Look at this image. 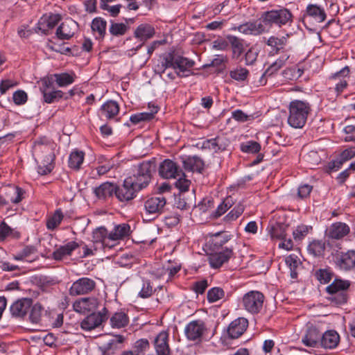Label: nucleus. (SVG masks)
I'll return each mask as SVG.
<instances>
[{
    "label": "nucleus",
    "mask_w": 355,
    "mask_h": 355,
    "mask_svg": "<svg viewBox=\"0 0 355 355\" xmlns=\"http://www.w3.org/2000/svg\"><path fill=\"white\" fill-rule=\"evenodd\" d=\"M156 289L153 290L151 283L149 280L142 279L141 288L138 293V296L145 299L150 297Z\"/></svg>",
    "instance_id": "55"
},
{
    "label": "nucleus",
    "mask_w": 355,
    "mask_h": 355,
    "mask_svg": "<svg viewBox=\"0 0 355 355\" xmlns=\"http://www.w3.org/2000/svg\"><path fill=\"white\" fill-rule=\"evenodd\" d=\"M345 141H355V125H349L344 128Z\"/></svg>",
    "instance_id": "64"
},
{
    "label": "nucleus",
    "mask_w": 355,
    "mask_h": 355,
    "mask_svg": "<svg viewBox=\"0 0 355 355\" xmlns=\"http://www.w3.org/2000/svg\"><path fill=\"white\" fill-rule=\"evenodd\" d=\"M321 333L313 326L309 327L302 339V343L307 347H315L320 343Z\"/></svg>",
    "instance_id": "28"
},
{
    "label": "nucleus",
    "mask_w": 355,
    "mask_h": 355,
    "mask_svg": "<svg viewBox=\"0 0 355 355\" xmlns=\"http://www.w3.org/2000/svg\"><path fill=\"white\" fill-rule=\"evenodd\" d=\"M12 99L16 105H20L26 103L28 96L24 91L19 89L14 92Z\"/></svg>",
    "instance_id": "61"
},
{
    "label": "nucleus",
    "mask_w": 355,
    "mask_h": 355,
    "mask_svg": "<svg viewBox=\"0 0 355 355\" xmlns=\"http://www.w3.org/2000/svg\"><path fill=\"white\" fill-rule=\"evenodd\" d=\"M156 355H170L168 345V333L166 331L159 332L154 339Z\"/></svg>",
    "instance_id": "20"
},
{
    "label": "nucleus",
    "mask_w": 355,
    "mask_h": 355,
    "mask_svg": "<svg viewBox=\"0 0 355 355\" xmlns=\"http://www.w3.org/2000/svg\"><path fill=\"white\" fill-rule=\"evenodd\" d=\"M166 205V198L160 195L147 199L144 202V208L147 214L157 216L164 211Z\"/></svg>",
    "instance_id": "11"
},
{
    "label": "nucleus",
    "mask_w": 355,
    "mask_h": 355,
    "mask_svg": "<svg viewBox=\"0 0 355 355\" xmlns=\"http://www.w3.org/2000/svg\"><path fill=\"white\" fill-rule=\"evenodd\" d=\"M119 112V104L114 101H107L101 107V115L104 116L107 119L114 118L118 114Z\"/></svg>",
    "instance_id": "33"
},
{
    "label": "nucleus",
    "mask_w": 355,
    "mask_h": 355,
    "mask_svg": "<svg viewBox=\"0 0 355 355\" xmlns=\"http://www.w3.org/2000/svg\"><path fill=\"white\" fill-rule=\"evenodd\" d=\"M128 323V315L122 311L115 313L110 318V324L113 328H122L127 326Z\"/></svg>",
    "instance_id": "39"
},
{
    "label": "nucleus",
    "mask_w": 355,
    "mask_h": 355,
    "mask_svg": "<svg viewBox=\"0 0 355 355\" xmlns=\"http://www.w3.org/2000/svg\"><path fill=\"white\" fill-rule=\"evenodd\" d=\"M286 227L284 225L277 223L270 230V236L273 239H284L286 236Z\"/></svg>",
    "instance_id": "58"
},
{
    "label": "nucleus",
    "mask_w": 355,
    "mask_h": 355,
    "mask_svg": "<svg viewBox=\"0 0 355 355\" xmlns=\"http://www.w3.org/2000/svg\"><path fill=\"white\" fill-rule=\"evenodd\" d=\"M340 341L338 334L334 330H329L321 336L320 345L326 349L335 348Z\"/></svg>",
    "instance_id": "29"
},
{
    "label": "nucleus",
    "mask_w": 355,
    "mask_h": 355,
    "mask_svg": "<svg viewBox=\"0 0 355 355\" xmlns=\"http://www.w3.org/2000/svg\"><path fill=\"white\" fill-rule=\"evenodd\" d=\"M225 295L224 291L220 287H214L207 292V300L209 302H215Z\"/></svg>",
    "instance_id": "57"
},
{
    "label": "nucleus",
    "mask_w": 355,
    "mask_h": 355,
    "mask_svg": "<svg viewBox=\"0 0 355 355\" xmlns=\"http://www.w3.org/2000/svg\"><path fill=\"white\" fill-rule=\"evenodd\" d=\"M44 101L46 103H52L62 98L63 92L61 90L42 89Z\"/></svg>",
    "instance_id": "46"
},
{
    "label": "nucleus",
    "mask_w": 355,
    "mask_h": 355,
    "mask_svg": "<svg viewBox=\"0 0 355 355\" xmlns=\"http://www.w3.org/2000/svg\"><path fill=\"white\" fill-rule=\"evenodd\" d=\"M54 77L59 87H65L74 82L73 77L67 73H55Z\"/></svg>",
    "instance_id": "52"
},
{
    "label": "nucleus",
    "mask_w": 355,
    "mask_h": 355,
    "mask_svg": "<svg viewBox=\"0 0 355 355\" xmlns=\"http://www.w3.org/2000/svg\"><path fill=\"white\" fill-rule=\"evenodd\" d=\"M232 116L234 120L241 123L251 121L255 118L254 114H247L241 110H236L232 112Z\"/></svg>",
    "instance_id": "60"
},
{
    "label": "nucleus",
    "mask_w": 355,
    "mask_h": 355,
    "mask_svg": "<svg viewBox=\"0 0 355 355\" xmlns=\"http://www.w3.org/2000/svg\"><path fill=\"white\" fill-rule=\"evenodd\" d=\"M233 254L232 248H225L223 251L211 254L209 256V262L211 268H218L224 263L228 261Z\"/></svg>",
    "instance_id": "22"
},
{
    "label": "nucleus",
    "mask_w": 355,
    "mask_h": 355,
    "mask_svg": "<svg viewBox=\"0 0 355 355\" xmlns=\"http://www.w3.org/2000/svg\"><path fill=\"white\" fill-rule=\"evenodd\" d=\"M286 42L287 40L285 37L279 38L271 36L268 38L266 44L272 48L275 54H278L281 53L282 50L284 49Z\"/></svg>",
    "instance_id": "41"
},
{
    "label": "nucleus",
    "mask_w": 355,
    "mask_h": 355,
    "mask_svg": "<svg viewBox=\"0 0 355 355\" xmlns=\"http://www.w3.org/2000/svg\"><path fill=\"white\" fill-rule=\"evenodd\" d=\"M79 247V244L76 241H70L64 245H60L52 254L53 259L56 261L62 260L64 257L70 256L73 251Z\"/></svg>",
    "instance_id": "26"
},
{
    "label": "nucleus",
    "mask_w": 355,
    "mask_h": 355,
    "mask_svg": "<svg viewBox=\"0 0 355 355\" xmlns=\"http://www.w3.org/2000/svg\"><path fill=\"white\" fill-rule=\"evenodd\" d=\"M33 300L31 298H21L15 301L10 307L12 317L17 319H24L32 306Z\"/></svg>",
    "instance_id": "10"
},
{
    "label": "nucleus",
    "mask_w": 355,
    "mask_h": 355,
    "mask_svg": "<svg viewBox=\"0 0 355 355\" xmlns=\"http://www.w3.org/2000/svg\"><path fill=\"white\" fill-rule=\"evenodd\" d=\"M141 191L131 180L126 178L122 185L116 184L115 196L121 202H128L136 197L137 193Z\"/></svg>",
    "instance_id": "8"
},
{
    "label": "nucleus",
    "mask_w": 355,
    "mask_h": 355,
    "mask_svg": "<svg viewBox=\"0 0 355 355\" xmlns=\"http://www.w3.org/2000/svg\"><path fill=\"white\" fill-rule=\"evenodd\" d=\"M64 216L62 211L60 209H57L55 213L47 219V229L51 230L55 229L60 224Z\"/></svg>",
    "instance_id": "47"
},
{
    "label": "nucleus",
    "mask_w": 355,
    "mask_h": 355,
    "mask_svg": "<svg viewBox=\"0 0 355 355\" xmlns=\"http://www.w3.org/2000/svg\"><path fill=\"white\" fill-rule=\"evenodd\" d=\"M248 322L243 318H239L232 321L227 329L228 335L232 338H237L241 336L248 327Z\"/></svg>",
    "instance_id": "24"
},
{
    "label": "nucleus",
    "mask_w": 355,
    "mask_h": 355,
    "mask_svg": "<svg viewBox=\"0 0 355 355\" xmlns=\"http://www.w3.org/2000/svg\"><path fill=\"white\" fill-rule=\"evenodd\" d=\"M206 327L202 320H193L187 324L184 333L187 338L189 340H197L203 335Z\"/></svg>",
    "instance_id": "12"
},
{
    "label": "nucleus",
    "mask_w": 355,
    "mask_h": 355,
    "mask_svg": "<svg viewBox=\"0 0 355 355\" xmlns=\"http://www.w3.org/2000/svg\"><path fill=\"white\" fill-rule=\"evenodd\" d=\"M234 29L239 31L240 33L243 34L252 35H259L268 31L266 27L265 26L262 21H248L245 24L239 25V26L234 28Z\"/></svg>",
    "instance_id": "15"
},
{
    "label": "nucleus",
    "mask_w": 355,
    "mask_h": 355,
    "mask_svg": "<svg viewBox=\"0 0 355 355\" xmlns=\"http://www.w3.org/2000/svg\"><path fill=\"white\" fill-rule=\"evenodd\" d=\"M155 163L154 161H144L134 166L132 175L127 177L140 190L146 188L150 182L152 173L155 171Z\"/></svg>",
    "instance_id": "3"
},
{
    "label": "nucleus",
    "mask_w": 355,
    "mask_h": 355,
    "mask_svg": "<svg viewBox=\"0 0 355 355\" xmlns=\"http://www.w3.org/2000/svg\"><path fill=\"white\" fill-rule=\"evenodd\" d=\"M241 150L243 153H257L261 150V145L255 141H248L241 144Z\"/></svg>",
    "instance_id": "51"
},
{
    "label": "nucleus",
    "mask_w": 355,
    "mask_h": 355,
    "mask_svg": "<svg viewBox=\"0 0 355 355\" xmlns=\"http://www.w3.org/2000/svg\"><path fill=\"white\" fill-rule=\"evenodd\" d=\"M260 19L265 26L276 25L281 27L292 21V14L286 8L271 10L263 12Z\"/></svg>",
    "instance_id": "4"
},
{
    "label": "nucleus",
    "mask_w": 355,
    "mask_h": 355,
    "mask_svg": "<svg viewBox=\"0 0 355 355\" xmlns=\"http://www.w3.org/2000/svg\"><path fill=\"white\" fill-rule=\"evenodd\" d=\"M184 168L187 171L201 172L203 169V161L196 157H189L183 160Z\"/></svg>",
    "instance_id": "35"
},
{
    "label": "nucleus",
    "mask_w": 355,
    "mask_h": 355,
    "mask_svg": "<svg viewBox=\"0 0 355 355\" xmlns=\"http://www.w3.org/2000/svg\"><path fill=\"white\" fill-rule=\"evenodd\" d=\"M306 13L304 18L311 17L318 22H322L326 19L324 10L316 5H309L306 8Z\"/></svg>",
    "instance_id": "38"
},
{
    "label": "nucleus",
    "mask_w": 355,
    "mask_h": 355,
    "mask_svg": "<svg viewBox=\"0 0 355 355\" xmlns=\"http://www.w3.org/2000/svg\"><path fill=\"white\" fill-rule=\"evenodd\" d=\"M61 20L59 14H50L43 15L38 21V28L43 33L46 34L48 31L53 29Z\"/></svg>",
    "instance_id": "23"
},
{
    "label": "nucleus",
    "mask_w": 355,
    "mask_h": 355,
    "mask_svg": "<svg viewBox=\"0 0 355 355\" xmlns=\"http://www.w3.org/2000/svg\"><path fill=\"white\" fill-rule=\"evenodd\" d=\"M135 355H143L144 353L150 348V343L146 338H141L137 340L134 345Z\"/></svg>",
    "instance_id": "59"
},
{
    "label": "nucleus",
    "mask_w": 355,
    "mask_h": 355,
    "mask_svg": "<svg viewBox=\"0 0 355 355\" xmlns=\"http://www.w3.org/2000/svg\"><path fill=\"white\" fill-rule=\"evenodd\" d=\"M85 154L83 151H73L69 158V166L71 168L78 170L84 161Z\"/></svg>",
    "instance_id": "44"
},
{
    "label": "nucleus",
    "mask_w": 355,
    "mask_h": 355,
    "mask_svg": "<svg viewBox=\"0 0 355 355\" xmlns=\"http://www.w3.org/2000/svg\"><path fill=\"white\" fill-rule=\"evenodd\" d=\"M349 232V227L341 222L333 223L328 232V235L330 238L335 239H340L345 236L347 235Z\"/></svg>",
    "instance_id": "30"
},
{
    "label": "nucleus",
    "mask_w": 355,
    "mask_h": 355,
    "mask_svg": "<svg viewBox=\"0 0 355 355\" xmlns=\"http://www.w3.org/2000/svg\"><path fill=\"white\" fill-rule=\"evenodd\" d=\"M44 311V309L41 304L37 302L33 305L32 304L29 311L30 314L28 316L30 322L35 324H40L42 320Z\"/></svg>",
    "instance_id": "40"
},
{
    "label": "nucleus",
    "mask_w": 355,
    "mask_h": 355,
    "mask_svg": "<svg viewBox=\"0 0 355 355\" xmlns=\"http://www.w3.org/2000/svg\"><path fill=\"white\" fill-rule=\"evenodd\" d=\"M349 69L348 67H343L339 71L332 74L330 80L334 84V89L337 95L340 94L347 86V78H349Z\"/></svg>",
    "instance_id": "13"
},
{
    "label": "nucleus",
    "mask_w": 355,
    "mask_h": 355,
    "mask_svg": "<svg viewBox=\"0 0 355 355\" xmlns=\"http://www.w3.org/2000/svg\"><path fill=\"white\" fill-rule=\"evenodd\" d=\"M130 227L128 224L122 223L116 225L111 232L109 233L108 239L111 242H116L119 240L123 239L129 236Z\"/></svg>",
    "instance_id": "31"
},
{
    "label": "nucleus",
    "mask_w": 355,
    "mask_h": 355,
    "mask_svg": "<svg viewBox=\"0 0 355 355\" xmlns=\"http://www.w3.org/2000/svg\"><path fill=\"white\" fill-rule=\"evenodd\" d=\"M233 198L231 196L227 197L217 207L213 214L214 218H218L225 214L234 205Z\"/></svg>",
    "instance_id": "48"
},
{
    "label": "nucleus",
    "mask_w": 355,
    "mask_h": 355,
    "mask_svg": "<svg viewBox=\"0 0 355 355\" xmlns=\"http://www.w3.org/2000/svg\"><path fill=\"white\" fill-rule=\"evenodd\" d=\"M150 112H140L133 114L130 116V120L134 124H137L141 121H148L154 118L155 114L158 112L157 106H149Z\"/></svg>",
    "instance_id": "34"
},
{
    "label": "nucleus",
    "mask_w": 355,
    "mask_h": 355,
    "mask_svg": "<svg viewBox=\"0 0 355 355\" xmlns=\"http://www.w3.org/2000/svg\"><path fill=\"white\" fill-rule=\"evenodd\" d=\"M315 277L321 284H328L334 277V272L329 268H320L315 272Z\"/></svg>",
    "instance_id": "45"
},
{
    "label": "nucleus",
    "mask_w": 355,
    "mask_h": 355,
    "mask_svg": "<svg viewBox=\"0 0 355 355\" xmlns=\"http://www.w3.org/2000/svg\"><path fill=\"white\" fill-rule=\"evenodd\" d=\"M109 233L104 227H100L95 229L92 232V241L94 245H99L100 248H112L115 243H110L111 241L108 239Z\"/></svg>",
    "instance_id": "19"
},
{
    "label": "nucleus",
    "mask_w": 355,
    "mask_h": 355,
    "mask_svg": "<svg viewBox=\"0 0 355 355\" xmlns=\"http://www.w3.org/2000/svg\"><path fill=\"white\" fill-rule=\"evenodd\" d=\"M194 64L195 62L187 58L166 53L159 56L154 66V71L162 76L166 70L172 68L175 70L178 76L188 77L192 74L191 69Z\"/></svg>",
    "instance_id": "1"
},
{
    "label": "nucleus",
    "mask_w": 355,
    "mask_h": 355,
    "mask_svg": "<svg viewBox=\"0 0 355 355\" xmlns=\"http://www.w3.org/2000/svg\"><path fill=\"white\" fill-rule=\"evenodd\" d=\"M336 266L343 270L348 271L355 268V250H349L346 252H341L337 257Z\"/></svg>",
    "instance_id": "18"
},
{
    "label": "nucleus",
    "mask_w": 355,
    "mask_h": 355,
    "mask_svg": "<svg viewBox=\"0 0 355 355\" xmlns=\"http://www.w3.org/2000/svg\"><path fill=\"white\" fill-rule=\"evenodd\" d=\"M244 209V205L241 202H239L228 214L225 216L224 220L226 222L235 220L243 214Z\"/></svg>",
    "instance_id": "54"
},
{
    "label": "nucleus",
    "mask_w": 355,
    "mask_h": 355,
    "mask_svg": "<svg viewBox=\"0 0 355 355\" xmlns=\"http://www.w3.org/2000/svg\"><path fill=\"white\" fill-rule=\"evenodd\" d=\"M77 27L75 21L67 19L57 28L56 35L60 40H69L75 34Z\"/></svg>",
    "instance_id": "17"
},
{
    "label": "nucleus",
    "mask_w": 355,
    "mask_h": 355,
    "mask_svg": "<svg viewBox=\"0 0 355 355\" xmlns=\"http://www.w3.org/2000/svg\"><path fill=\"white\" fill-rule=\"evenodd\" d=\"M8 202L10 203L18 204L24 198V191L17 186L9 185L2 189Z\"/></svg>",
    "instance_id": "25"
},
{
    "label": "nucleus",
    "mask_w": 355,
    "mask_h": 355,
    "mask_svg": "<svg viewBox=\"0 0 355 355\" xmlns=\"http://www.w3.org/2000/svg\"><path fill=\"white\" fill-rule=\"evenodd\" d=\"M98 304L96 297H83L76 300L73 304V309L78 313H85L94 311Z\"/></svg>",
    "instance_id": "21"
},
{
    "label": "nucleus",
    "mask_w": 355,
    "mask_h": 355,
    "mask_svg": "<svg viewBox=\"0 0 355 355\" xmlns=\"http://www.w3.org/2000/svg\"><path fill=\"white\" fill-rule=\"evenodd\" d=\"M95 288L94 280L88 277H81L72 284L69 294L72 296L86 295L93 291Z\"/></svg>",
    "instance_id": "9"
},
{
    "label": "nucleus",
    "mask_w": 355,
    "mask_h": 355,
    "mask_svg": "<svg viewBox=\"0 0 355 355\" xmlns=\"http://www.w3.org/2000/svg\"><path fill=\"white\" fill-rule=\"evenodd\" d=\"M264 300L265 297L262 293L251 291L243 295L242 303L245 310L252 314H257L262 310Z\"/></svg>",
    "instance_id": "5"
},
{
    "label": "nucleus",
    "mask_w": 355,
    "mask_h": 355,
    "mask_svg": "<svg viewBox=\"0 0 355 355\" xmlns=\"http://www.w3.org/2000/svg\"><path fill=\"white\" fill-rule=\"evenodd\" d=\"M311 230V226L305 225H298L293 232L294 239L297 241L302 240Z\"/></svg>",
    "instance_id": "56"
},
{
    "label": "nucleus",
    "mask_w": 355,
    "mask_h": 355,
    "mask_svg": "<svg viewBox=\"0 0 355 355\" xmlns=\"http://www.w3.org/2000/svg\"><path fill=\"white\" fill-rule=\"evenodd\" d=\"M214 244L215 246H222L230 239V235L217 232L214 234Z\"/></svg>",
    "instance_id": "63"
},
{
    "label": "nucleus",
    "mask_w": 355,
    "mask_h": 355,
    "mask_svg": "<svg viewBox=\"0 0 355 355\" xmlns=\"http://www.w3.org/2000/svg\"><path fill=\"white\" fill-rule=\"evenodd\" d=\"M116 184L106 182L94 189V193L99 199H106L115 195Z\"/></svg>",
    "instance_id": "32"
},
{
    "label": "nucleus",
    "mask_w": 355,
    "mask_h": 355,
    "mask_svg": "<svg viewBox=\"0 0 355 355\" xmlns=\"http://www.w3.org/2000/svg\"><path fill=\"white\" fill-rule=\"evenodd\" d=\"M230 144V140L225 135H220L215 138L200 141L197 144V146L202 150L217 153L225 150Z\"/></svg>",
    "instance_id": "7"
},
{
    "label": "nucleus",
    "mask_w": 355,
    "mask_h": 355,
    "mask_svg": "<svg viewBox=\"0 0 355 355\" xmlns=\"http://www.w3.org/2000/svg\"><path fill=\"white\" fill-rule=\"evenodd\" d=\"M34 150L41 151L42 153H45L46 155L42 156V164L39 165L37 168V172L39 174L42 175H46L53 170L52 163L55 159V155L53 152L52 148L47 145H42L39 141H36L34 144Z\"/></svg>",
    "instance_id": "6"
},
{
    "label": "nucleus",
    "mask_w": 355,
    "mask_h": 355,
    "mask_svg": "<svg viewBox=\"0 0 355 355\" xmlns=\"http://www.w3.org/2000/svg\"><path fill=\"white\" fill-rule=\"evenodd\" d=\"M227 38L232 49L233 58H239L244 51L243 40L234 35H227Z\"/></svg>",
    "instance_id": "37"
},
{
    "label": "nucleus",
    "mask_w": 355,
    "mask_h": 355,
    "mask_svg": "<svg viewBox=\"0 0 355 355\" xmlns=\"http://www.w3.org/2000/svg\"><path fill=\"white\" fill-rule=\"evenodd\" d=\"M159 173L163 178H177L180 176L182 170L172 160L165 159L159 165Z\"/></svg>",
    "instance_id": "16"
},
{
    "label": "nucleus",
    "mask_w": 355,
    "mask_h": 355,
    "mask_svg": "<svg viewBox=\"0 0 355 355\" xmlns=\"http://www.w3.org/2000/svg\"><path fill=\"white\" fill-rule=\"evenodd\" d=\"M331 294L332 295L331 297V302L338 305L343 304L347 301L348 296L346 292H337Z\"/></svg>",
    "instance_id": "62"
},
{
    "label": "nucleus",
    "mask_w": 355,
    "mask_h": 355,
    "mask_svg": "<svg viewBox=\"0 0 355 355\" xmlns=\"http://www.w3.org/2000/svg\"><path fill=\"white\" fill-rule=\"evenodd\" d=\"M349 286L350 282L349 280L336 278L334 282L326 288V291L328 293L346 292Z\"/></svg>",
    "instance_id": "36"
},
{
    "label": "nucleus",
    "mask_w": 355,
    "mask_h": 355,
    "mask_svg": "<svg viewBox=\"0 0 355 355\" xmlns=\"http://www.w3.org/2000/svg\"><path fill=\"white\" fill-rule=\"evenodd\" d=\"M103 321V317L101 313H92L82 320L80 327L83 330L91 331L100 326Z\"/></svg>",
    "instance_id": "27"
},
{
    "label": "nucleus",
    "mask_w": 355,
    "mask_h": 355,
    "mask_svg": "<svg viewBox=\"0 0 355 355\" xmlns=\"http://www.w3.org/2000/svg\"><path fill=\"white\" fill-rule=\"evenodd\" d=\"M106 21L101 17H96L93 19L91 27L92 31L98 35V37L103 38L106 33Z\"/></svg>",
    "instance_id": "42"
},
{
    "label": "nucleus",
    "mask_w": 355,
    "mask_h": 355,
    "mask_svg": "<svg viewBox=\"0 0 355 355\" xmlns=\"http://www.w3.org/2000/svg\"><path fill=\"white\" fill-rule=\"evenodd\" d=\"M311 105L306 101L294 100L289 105L288 124L295 128H302L305 125Z\"/></svg>",
    "instance_id": "2"
},
{
    "label": "nucleus",
    "mask_w": 355,
    "mask_h": 355,
    "mask_svg": "<svg viewBox=\"0 0 355 355\" xmlns=\"http://www.w3.org/2000/svg\"><path fill=\"white\" fill-rule=\"evenodd\" d=\"M155 34V30L153 26L149 24H141L139 25L134 31V37L141 43L135 49V51L139 49L145 42L152 38Z\"/></svg>",
    "instance_id": "14"
},
{
    "label": "nucleus",
    "mask_w": 355,
    "mask_h": 355,
    "mask_svg": "<svg viewBox=\"0 0 355 355\" xmlns=\"http://www.w3.org/2000/svg\"><path fill=\"white\" fill-rule=\"evenodd\" d=\"M286 263L291 270V277L295 279L297 277V268L301 265V261L298 257L294 254H290L286 258Z\"/></svg>",
    "instance_id": "43"
},
{
    "label": "nucleus",
    "mask_w": 355,
    "mask_h": 355,
    "mask_svg": "<svg viewBox=\"0 0 355 355\" xmlns=\"http://www.w3.org/2000/svg\"><path fill=\"white\" fill-rule=\"evenodd\" d=\"M128 26L123 23H116L111 21V24L109 28V31L113 36L123 35L128 30Z\"/></svg>",
    "instance_id": "50"
},
{
    "label": "nucleus",
    "mask_w": 355,
    "mask_h": 355,
    "mask_svg": "<svg viewBox=\"0 0 355 355\" xmlns=\"http://www.w3.org/2000/svg\"><path fill=\"white\" fill-rule=\"evenodd\" d=\"M325 250V244L322 241H313L308 246V251L314 257H318L323 254Z\"/></svg>",
    "instance_id": "49"
},
{
    "label": "nucleus",
    "mask_w": 355,
    "mask_h": 355,
    "mask_svg": "<svg viewBox=\"0 0 355 355\" xmlns=\"http://www.w3.org/2000/svg\"><path fill=\"white\" fill-rule=\"evenodd\" d=\"M249 71L243 67H237L230 71V77L236 81H244L247 79Z\"/></svg>",
    "instance_id": "53"
}]
</instances>
